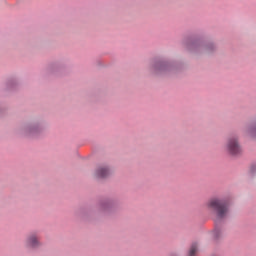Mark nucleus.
<instances>
[{"mask_svg": "<svg viewBox=\"0 0 256 256\" xmlns=\"http://www.w3.org/2000/svg\"><path fill=\"white\" fill-rule=\"evenodd\" d=\"M214 237H217V233H214Z\"/></svg>", "mask_w": 256, "mask_h": 256, "instance_id": "7", "label": "nucleus"}, {"mask_svg": "<svg viewBox=\"0 0 256 256\" xmlns=\"http://www.w3.org/2000/svg\"><path fill=\"white\" fill-rule=\"evenodd\" d=\"M250 133L253 137H256V124L250 129Z\"/></svg>", "mask_w": 256, "mask_h": 256, "instance_id": "6", "label": "nucleus"}, {"mask_svg": "<svg viewBox=\"0 0 256 256\" xmlns=\"http://www.w3.org/2000/svg\"><path fill=\"white\" fill-rule=\"evenodd\" d=\"M109 175H111V170H109V168L105 166H100L96 170V177H98L99 179H105V177H109Z\"/></svg>", "mask_w": 256, "mask_h": 256, "instance_id": "3", "label": "nucleus"}, {"mask_svg": "<svg viewBox=\"0 0 256 256\" xmlns=\"http://www.w3.org/2000/svg\"><path fill=\"white\" fill-rule=\"evenodd\" d=\"M207 207L215 211L218 219H224V217H227V213H229V204L227 201L219 198L210 199L207 202Z\"/></svg>", "mask_w": 256, "mask_h": 256, "instance_id": "1", "label": "nucleus"}, {"mask_svg": "<svg viewBox=\"0 0 256 256\" xmlns=\"http://www.w3.org/2000/svg\"><path fill=\"white\" fill-rule=\"evenodd\" d=\"M197 250H198L197 244H192L190 251H189V256L197 255Z\"/></svg>", "mask_w": 256, "mask_h": 256, "instance_id": "5", "label": "nucleus"}, {"mask_svg": "<svg viewBox=\"0 0 256 256\" xmlns=\"http://www.w3.org/2000/svg\"><path fill=\"white\" fill-rule=\"evenodd\" d=\"M28 245L29 247H37L39 245V240L37 239V236L32 235L28 238Z\"/></svg>", "mask_w": 256, "mask_h": 256, "instance_id": "4", "label": "nucleus"}, {"mask_svg": "<svg viewBox=\"0 0 256 256\" xmlns=\"http://www.w3.org/2000/svg\"><path fill=\"white\" fill-rule=\"evenodd\" d=\"M226 151L229 155H241L243 153V147L239 142V138L237 136H230L226 142Z\"/></svg>", "mask_w": 256, "mask_h": 256, "instance_id": "2", "label": "nucleus"}]
</instances>
